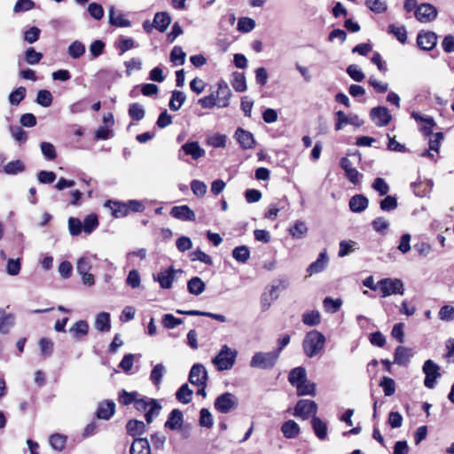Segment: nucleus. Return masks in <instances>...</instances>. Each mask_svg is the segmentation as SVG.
<instances>
[{"instance_id":"nucleus-1","label":"nucleus","mask_w":454,"mask_h":454,"mask_svg":"<svg viewBox=\"0 0 454 454\" xmlns=\"http://www.w3.org/2000/svg\"><path fill=\"white\" fill-rule=\"evenodd\" d=\"M325 336L317 330H312L306 333L302 341V349L309 358L321 354L325 346Z\"/></svg>"},{"instance_id":"nucleus-2","label":"nucleus","mask_w":454,"mask_h":454,"mask_svg":"<svg viewBox=\"0 0 454 454\" xmlns=\"http://www.w3.org/2000/svg\"><path fill=\"white\" fill-rule=\"evenodd\" d=\"M279 358V351L256 352L250 360V367L261 370H270Z\"/></svg>"},{"instance_id":"nucleus-3","label":"nucleus","mask_w":454,"mask_h":454,"mask_svg":"<svg viewBox=\"0 0 454 454\" xmlns=\"http://www.w3.org/2000/svg\"><path fill=\"white\" fill-rule=\"evenodd\" d=\"M379 288L382 297L404 294L403 283L399 278H382L379 281Z\"/></svg>"},{"instance_id":"nucleus-4","label":"nucleus","mask_w":454,"mask_h":454,"mask_svg":"<svg viewBox=\"0 0 454 454\" xmlns=\"http://www.w3.org/2000/svg\"><path fill=\"white\" fill-rule=\"evenodd\" d=\"M317 412V404L316 402L309 399H301L294 406V416L307 419L310 416H316Z\"/></svg>"},{"instance_id":"nucleus-5","label":"nucleus","mask_w":454,"mask_h":454,"mask_svg":"<svg viewBox=\"0 0 454 454\" xmlns=\"http://www.w3.org/2000/svg\"><path fill=\"white\" fill-rule=\"evenodd\" d=\"M422 371L425 374L424 385L427 388H434L435 381L441 377L440 367L433 360L425 361Z\"/></svg>"},{"instance_id":"nucleus-6","label":"nucleus","mask_w":454,"mask_h":454,"mask_svg":"<svg viewBox=\"0 0 454 454\" xmlns=\"http://www.w3.org/2000/svg\"><path fill=\"white\" fill-rule=\"evenodd\" d=\"M182 270H176L173 267L163 269L158 273L153 275L154 281L160 284V286L163 289H169L172 287L173 282L176 278L177 273H182Z\"/></svg>"},{"instance_id":"nucleus-7","label":"nucleus","mask_w":454,"mask_h":454,"mask_svg":"<svg viewBox=\"0 0 454 454\" xmlns=\"http://www.w3.org/2000/svg\"><path fill=\"white\" fill-rule=\"evenodd\" d=\"M91 269V261L89 257L83 256L77 261L76 270L82 277V283L91 286L94 285V277L89 271Z\"/></svg>"},{"instance_id":"nucleus-8","label":"nucleus","mask_w":454,"mask_h":454,"mask_svg":"<svg viewBox=\"0 0 454 454\" xmlns=\"http://www.w3.org/2000/svg\"><path fill=\"white\" fill-rule=\"evenodd\" d=\"M414 14L419 22L428 23L436 19L437 10L430 4H421L417 7Z\"/></svg>"},{"instance_id":"nucleus-9","label":"nucleus","mask_w":454,"mask_h":454,"mask_svg":"<svg viewBox=\"0 0 454 454\" xmlns=\"http://www.w3.org/2000/svg\"><path fill=\"white\" fill-rule=\"evenodd\" d=\"M438 36L433 31H420L417 36L418 46L424 51H429L437 44Z\"/></svg>"},{"instance_id":"nucleus-10","label":"nucleus","mask_w":454,"mask_h":454,"mask_svg":"<svg viewBox=\"0 0 454 454\" xmlns=\"http://www.w3.org/2000/svg\"><path fill=\"white\" fill-rule=\"evenodd\" d=\"M207 372L206 368L200 364H194L189 374V381L191 384L197 386V385H203L204 382H207Z\"/></svg>"},{"instance_id":"nucleus-11","label":"nucleus","mask_w":454,"mask_h":454,"mask_svg":"<svg viewBox=\"0 0 454 454\" xmlns=\"http://www.w3.org/2000/svg\"><path fill=\"white\" fill-rule=\"evenodd\" d=\"M372 120L379 127L386 126L391 120V115L388 110L384 106L374 107L370 113Z\"/></svg>"},{"instance_id":"nucleus-12","label":"nucleus","mask_w":454,"mask_h":454,"mask_svg":"<svg viewBox=\"0 0 454 454\" xmlns=\"http://www.w3.org/2000/svg\"><path fill=\"white\" fill-rule=\"evenodd\" d=\"M170 215L181 221H195V213L186 205L175 206L171 208Z\"/></svg>"},{"instance_id":"nucleus-13","label":"nucleus","mask_w":454,"mask_h":454,"mask_svg":"<svg viewBox=\"0 0 454 454\" xmlns=\"http://www.w3.org/2000/svg\"><path fill=\"white\" fill-rule=\"evenodd\" d=\"M104 206L111 211L112 215L115 218H121L129 215L127 203L109 200L105 202Z\"/></svg>"},{"instance_id":"nucleus-14","label":"nucleus","mask_w":454,"mask_h":454,"mask_svg":"<svg viewBox=\"0 0 454 454\" xmlns=\"http://www.w3.org/2000/svg\"><path fill=\"white\" fill-rule=\"evenodd\" d=\"M412 356L413 353L411 348L403 346H398L395 350L393 363L401 366H406Z\"/></svg>"},{"instance_id":"nucleus-15","label":"nucleus","mask_w":454,"mask_h":454,"mask_svg":"<svg viewBox=\"0 0 454 454\" xmlns=\"http://www.w3.org/2000/svg\"><path fill=\"white\" fill-rule=\"evenodd\" d=\"M433 184L432 179L425 178L421 180L419 177L418 181L411 184V187L416 196L425 197L431 192Z\"/></svg>"},{"instance_id":"nucleus-16","label":"nucleus","mask_w":454,"mask_h":454,"mask_svg":"<svg viewBox=\"0 0 454 454\" xmlns=\"http://www.w3.org/2000/svg\"><path fill=\"white\" fill-rule=\"evenodd\" d=\"M184 423L183 412L178 409H174L168 415L165 422V427L170 430H178L182 427Z\"/></svg>"},{"instance_id":"nucleus-17","label":"nucleus","mask_w":454,"mask_h":454,"mask_svg":"<svg viewBox=\"0 0 454 454\" xmlns=\"http://www.w3.org/2000/svg\"><path fill=\"white\" fill-rule=\"evenodd\" d=\"M234 137L244 149L252 148L254 145V138L253 134L243 129H238L235 132Z\"/></svg>"},{"instance_id":"nucleus-18","label":"nucleus","mask_w":454,"mask_h":454,"mask_svg":"<svg viewBox=\"0 0 454 454\" xmlns=\"http://www.w3.org/2000/svg\"><path fill=\"white\" fill-rule=\"evenodd\" d=\"M369 204L368 199L363 194H356L350 198L348 207L354 213L364 211Z\"/></svg>"},{"instance_id":"nucleus-19","label":"nucleus","mask_w":454,"mask_h":454,"mask_svg":"<svg viewBox=\"0 0 454 454\" xmlns=\"http://www.w3.org/2000/svg\"><path fill=\"white\" fill-rule=\"evenodd\" d=\"M328 262L327 254L325 251H323L319 254L317 259L309 265L307 271L310 275L322 272L326 268Z\"/></svg>"},{"instance_id":"nucleus-20","label":"nucleus","mask_w":454,"mask_h":454,"mask_svg":"<svg viewBox=\"0 0 454 454\" xmlns=\"http://www.w3.org/2000/svg\"><path fill=\"white\" fill-rule=\"evenodd\" d=\"M182 150L193 160H198L205 155V150L195 141L184 144Z\"/></svg>"},{"instance_id":"nucleus-21","label":"nucleus","mask_w":454,"mask_h":454,"mask_svg":"<svg viewBox=\"0 0 454 454\" xmlns=\"http://www.w3.org/2000/svg\"><path fill=\"white\" fill-rule=\"evenodd\" d=\"M109 23L115 27H129L130 21L121 12H116L114 6L109 8Z\"/></svg>"},{"instance_id":"nucleus-22","label":"nucleus","mask_w":454,"mask_h":454,"mask_svg":"<svg viewBox=\"0 0 454 454\" xmlns=\"http://www.w3.org/2000/svg\"><path fill=\"white\" fill-rule=\"evenodd\" d=\"M308 226L305 222L296 220L288 228L289 234L295 239H301L306 237L308 233Z\"/></svg>"},{"instance_id":"nucleus-23","label":"nucleus","mask_w":454,"mask_h":454,"mask_svg":"<svg viewBox=\"0 0 454 454\" xmlns=\"http://www.w3.org/2000/svg\"><path fill=\"white\" fill-rule=\"evenodd\" d=\"M115 411V403L113 401L106 400L99 403L97 410V417L101 419H109Z\"/></svg>"},{"instance_id":"nucleus-24","label":"nucleus","mask_w":454,"mask_h":454,"mask_svg":"<svg viewBox=\"0 0 454 454\" xmlns=\"http://www.w3.org/2000/svg\"><path fill=\"white\" fill-rule=\"evenodd\" d=\"M307 379V372L303 367H295L292 369L288 374V380L293 387H297V384H301Z\"/></svg>"},{"instance_id":"nucleus-25","label":"nucleus","mask_w":454,"mask_h":454,"mask_svg":"<svg viewBox=\"0 0 454 454\" xmlns=\"http://www.w3.org/2000/svg\"><path fill=\"white\" fill-rule=\"evenodd\" d=\"M150 444L145 438L135 439L130 447V454H150Z\"/></svg>"},{"instance_id":"nucleus-26","label":"nucleus","mask_w":454,"mask_h":454,"mask_svg":"<svg viewBox=\"0 0 454 454\" xmlns=\"http://www.w3.org/2000/svg\"><path fill=\"white\" fill-rule=\"evenodd\" d=\"M171 22V18L168 12H157L153 18L154 27L160 31L164 32L168 27Z\"/></svg>"},{"instance_id":"nucleus-27","label":"nucleus","mask_w":454,"mask_h":454,"mask_svg":"<svg viewBox=\"0 0 454 454\" xmlns=\"http://www.w3.org/2000/svg\"><path fill=\"white\" fill-rule=\"evenodd\" d=\"M281 431L286 438L294 439L299 434L300 427L294 420L289 419L283 423Z\"/></svg>"},{"instance_id":"nucleus-28","label":"nucleus","mask_w":454,"mask_h":454,"mask_svg":"<svg viewBox=\"0 0 454 454\" xmlns=\"http://www.w3.org/2000/svg\"><path fill=\"white\" fill-rule=\"evenodd\" d=\"M311 425L315 434L319 440H325L327 435V425L320 418L314 416L311 419Z\"/></svg>"},{"instance_id":"nucleus-29","label":"nucleus","mask_w":454,"mask_h":454,"mask_svg":"<svg viewBox=\"0 0 454 454\" xmlns=\"http://www.w3.org/2000/svg\"><path fill=\"white\" fill-rule=\"evenodd\" d=\"M89 325L85 320H80L76 322L72 327L69 329V333L74 339H80L88 334Z\"/></svg>"},{"instance_id":"nucleus-30","label":"nucleus","mask_w":454,"mask_h":454,"mask_svg":"<svg viewBox=\"0 0 454 454\" xmlns=\"http://www.w3.org/2000/svg\"><path fill=\"white\" fill-rule=\"evenodd\" d=\"M289 286V281L286 278L274 280L269 286L268 290L273 298H278L280 292L286 290Z\"/></svg>"},{"instance_id":"nucleus-31","label":"nucleus","mask_w":454,"mask_h":454,"mask_svg":"<svg viewBox=\"0 0 454 454\" xmlns=\"http://www.w3.org/2000/svg\"><path fill=\"white\" fill-rule=\"evenodd\" d=\"M206 285L199 277L192 278L187 283V289L190 294L200 295L205 290Z\"/></svg>"},{"instance_id":"nucleus-32","label":"nucleus","mask_w":454,"mask_h":454,"mask_svg":"<svg viewBox=\"0 0 454 454\" xmlns=\"http://www.w3.org/2000/svg\"><path fill=\"white\" fill-rule=\"evenodd\" d=\"M95 328L99 332H108L110 330V315L107 312H100L97 316Z\"/></svg>"},{"instance_id":"nucleus-33","label":"nucleus","mask_w":454,"mask_h":454,"mask_svg":"<svg viewBox=\"0 0 454 454\" xmlns=\"http://www.w3.org/2000/svg\"><path fill=\"white\" fill-rule=\"evenodd\" d=\"M297 391L298 396H303V395H316V384L306 380L301 384H297V387H295Z\"/></svg>"},{"instance_id":"nucleus-34","label":"nucleus","mask_w":454,"mask_h":454,"mask_svg":"<svg viewBox=\"0 0 454 454\" xmlns=\"http://www.w3.org/2000/svg\"><path fill=\"white\" fill-rule=\"evenodd\" d=\"M129 434L132 436L141 435L145 430V425L141 420L130 419L126 425Z\"/></svg>"},{"instance_id":"nucleus-35","label":"nucleus","mask_w":454,"mask_h":454,"mask_svg":"<svg viewBox=\"0 0 454 454\" xmlns=\"http://www.w3.org/2000/svg\"><path fill=\"white\" fill-rule=\"evenodd\" d=\"M166 373V367L162 364H157L152 370L150 380L156 387H159Z\"/></svg>"},{"instance_id":"nucleus-36","label":"nucleus","mask_w":454,"mask_h":454,"mask_svg":"<svg viewBox=\"0 0 454 454\" xmlns=\"http://www.w3.org/2000/svg\"><path fill=\"white\" fill-rule=\"evenodd\" d=\"M85 45L81 41H74L67 48L68 55L74 59H79L85 53Z\"/></svg>"},{"instance_id":"nucleus-37","label":"nucleus","mask_w":454,"mask_h":454,"mask_svg":"<svg viewBox=\"0 0 454 454\" xmlns=\"http://www.w3.org/2000/svg\"><path fill=\"white\" fill-rule=\"evenodd\" d=\"M82 231L86 234H90L98 226V219L97 215H95V214L88 215L84 218L83 222H82Z\"/></svg>"},{"instance_id":"nucleus-38","label":"nucleus","mask_w":454,"mask_h":454,"mask_svg":"<svg viewBox=\"0 0 454 454\" xmlns=\"http://www.w3.org/2000/svg\"><path fill=\"white\" fill-rule=\"evenodd\" d=\"M185 98L186 97L183 91L174 90L169 100V108L172 111L179 110L183 104L184 103Z\"/></svg>"},{"instance_id":"nucleus-39","label":"nucleus","mask_w":454,"mask_h":454,"mask_svg":"<svg viewBox=\"0 0 454 454\" xmlns=\"http://www.w3.org/2000/svg\"><path fill=\"white\" fill-rule=\"evenodd\" d=\"M214 365L219 371L227 369V345H223L219 354L212 360Z\"/></svg>"},{"instance_id":"nucleus-40","label":"nucleus","mask_w":454,"mask_h":454,"mask_svg":"<svg viewBox=\"0 0 454 454\" xmlns=\"http://www.w3.org/2000/svg\"><path fill=\"white\" fill-rule=\"evenodd\" d=\"M232 77L231 84L236 91L243 92L247 90V80L244 73L235 72Z\"/></svg>"},{"instance_id":"nucleus-41","label":"nucleus","mask_w":454,"mask_h":454,"mask_svg":"<svg viewBox=\"0 0 454 454\" xmlns=\"http://www.w3.org/2000/svg\"><path fill=\"white\" fill-rule=\"evenodd\" d=\"M138 396H140V395L137 391L128 392L125 389H122L119 392L118 400L122 405H129L131 403L135 404Z\"/></svg>"},{"instance_id":"nucleus-42","label":"nucleus","mask_w":454,"mask_h":454,"mask_svg":"<svg viewBox=\"0 0 454 454\" xmlns=\"http://www.w3.org/2000/svg\"><path fill=\"white\" fill-rule=\"evenodd\" d=\"M176 397L180 403L187 404L192 401V390L190 389L187 384H184L176 391Z\"/></svg>"},{"instance_id":"nucleus-43","label":"nucleus","mask_w":454,"mask_h":454,"mask_svg":"<svg viewBox=\"0 0 454 454\" xmlns=\"http://www.w3.org/2000/svg\"><path fill=\"white\" fill-rule=\"evenodd\" d=\"M161 409L160 403L156 399H153L145 415L146 422L148 424L152 423L153 419L160 414Z\"/></svg>"},{"instance_id":"nucleus-44","label":"nucleus","mask_w":454,"mask_h":454,"mask_svg":"<svg viewBox=\"0 0 454 454\" xmlns=\"http://www.w3.org/2000/svg\"><path fill=\"white\" fill-rule=\"evenodd\" d=\"M380 387H382L386 396H391L395 392V382L389 377H382L380 381Z\"/></svg>"},{"instance_id":"nucleus-45","label":"nucleus","mask_w":454,"mask_h":454,"mask_svg":"<svg viewBox=\"0 0 454 454\" xmlns=\"http://www.w3.org/2000/svg\"><path fill=\"white\" fill-rule=\"evenodd\" d=\"M388 33L394 35L401 43H404L407 41V31L404 26L391 24L388 27Z\"/></svg>"},{"instance_id":"nucleus-46","label":"nucleus","mask_w":454,"mask_h":454,"mask_svg":"<svg viewBox=\"0 0 454 454\" xmlns=\"http://www.w3.org/2000/svg\"><path fill=\"white\" fill-rule=\"evenodd\" d=\"M255 27V21L248 17L239 19L237 29L241 33H249Z\"/></svg>"},{"instance_id":"nucleus-47","label":"nucleus","mask_w":454,"mask_h":454,"mask_svg":"<svg viewBox=\"0 0 454 454\" xmlns=\"http://www.w3.org/2000/svg\"><path fill=\"white\" fill-rule=\"evenodd\" d=\"M145 108L139 103H133L129 105V115L133 120L137 121H141L145 117Z\"/></svg>"},{"instance_id":"nucleus-48","label":"nucleus","mask_w":454,"mask_h":454,"mask_svg":"<svg viewBox=\"0 0 454 454\" xmlns=\"http://www.w3.org/2000/svg\"><path fill=\"white\" fill-rule=\"evenodd\" d=\"M411 117L415 119L417 121L425 122L426 126L424 127V131L427 135L432 134V129L434 126V121L432 117L429 116H422L420 114L417 112H413L411 114Z\"/></svg>"},{"instance_id":"nucleus-49","label":"nucleus","mask_w":454,"mask_h":454,"mask_svg":"<svg viewBox=\"0 0 454 454\" xmlns=\"http://www.w3.org/2000/svg\"><path fill=\"white\" fill-rule=\"evenodd\" d=\"M25 60L28 65H36L43 59V54L29 47L24 53Z\"/></svg>"},{"instance_id":"nucleus-50","label":"nucleus","mask_w":454,"mask_h":454,"mask_svg":"<svg viewBox=\"0 0 454 454\" xmlns=\"http://www.w3.org/2000/svg\"><path fill=\"white\" fill-rule=\"evenodd\" d=\"M14 324V317L10 314H5L3 309H1V317H0V333H6L10 330V328Z\"/></svg>"},{"instance_id":"nucleus-51","label":"nucleus","mask_w":454,"mask_h":454,"mask_svg":"<svg viewBox=\"0 0 454 454\" xmlns=\"http://www.w3.org/2000/svg\"><path fill=\"white\" fill-rule=\"evenodd\" d=\"M185 52L179 46H175L170 52V60L175 66L183 65L185 60Z\"/></svg>"},{"instance_id":"nucleus-52","label":"nucleus","mask_w":454,"mask_h":454,"mask_svg":"<svg viewBox=\"0 0 454 454\" xmlns=\"http://www.w3.org/2000/svg\"><path fill=\"white\" fill-rule=\"evenodd\" d=\"M226 142L225 135L220 133H214L207 136V144L212 147H224Z\"/></svg>"},{"instance_id":"nucleus-53","label":"nucleus","mask_w":454,"mask_h":454,"mask_svg":"<svg viewBox=\"0 0 454 454\" xmlns=\"http://www.w3.org/2000/svg\"><path fill=\"white\" fill-rule=\"evenodd\" d=\"M357 243L353 240H341L340 242V249L338 252V255L340 257H344L348 255L350 253L355 251L356 248Z\"/></svg>"},{"instance_id":"nucleus-54","label":"nucleus","mask_w":454,"mask_h":454,"mask_svg":"<svg viewBox=\"0 0 454 454\" xmlns=\"http://www.w3.org/2000/svg\"><path fill=\"white\" fill-rule=\"evenodd\" d=\"M232 256L239 262H246L250 256V251L247 247L239 246L233 249Z\"/></svg>"},{"instance_id":"nucleus-55","label":"nucleus","mask_w":454,"mask_h":454,"mask_svg":"<svg viewBox=\"0 0 454 454\" xmlns=\"http://www.w3.org/2000/svg\"><path fill=\"white\" fill-rule=\"evenodd\" d=\"M52 95L47 90H41L37 93L36 103L43 107H48L52 104Z\"/></svg>"},{"instance_id":"nucleus-56","label":"nucleus","mask_w":454,"mask_h":454,"mask_svg":"<svg viewBox=\"0 0 454 454\" xmlns=\"http://www.w3.org/2000/svg\"><path fill=\"white\" fill-rule=\"evenodd\" d=\"M302 322L309 326H315L320 323V314L317 310L306 312L302 315Z\"/></svg>"},{"instance_id":"nucleus-57","label":"nucleus","mask_w":454,"mask_h":454,"mask_svg":"<svg viewBox=\"0 0 454 454\" xmlns=\"http://www.w3.org/2000/svg\"><path fill=\"white\" fill-rule=\"evenodd\" d=\"M26 89L24 87H19L15 90L12 91L9 95V102L12 106H18L26 96Z\"/></svg>"},{"instance_id":"nucleus-58","label":"nucleus","mask_w":454,"mask_h":454,"mask_svg":"<svg viewBox=\"0 0 454 454\" xmlns=\"http://www.w3.org/2000/svg\"><path fill=\"white\" fill-rule=\"evenodd\" d=\"M67 442V437L59 434H54L50 437V444L56 450H62Z\"/></svg>"},{"instance_id":"nucleus-59","label":"nucleus","mask_w":454,"mask_h":454,"mask_svg":"<svg viewBox=\"0 0 454 454\" xmlns=\"http://www.w3.org/2000/svg\"><path fill=\"white\" fill-rule=\"evenodd\" d=\"M189 256L192 262L200 261L207 265L212 264L211 257L200 249H197V250L190 253Z\"/></svg>"},{"instance_id":"nucleus-60","label":"nucleus","mask_w":454,"mask_h":454,"mask_svg":"<svg viewBox=\"0 0 454 454\" xmlns=\"http://www.w3.org/2000/svg\"><path fill=\"white\" fill-rule=\"evenodd\" d=\"M365 5L376 13H382L387 10L386 3L380 0H365Z\"/></svg>"},{"instance_id":"nucleus-61","label":"nucleus","mask_w":454,"mask_h":454,"mask_svg":"<svg viewBox=\"0 0 454 454\" xmlns=\"http://www.w3.org/2000/svg\"><path fill=\"white\" fill-rule=\"evenodd\" d=\"M380 209L383 211H392L397 207V200L393 196H387L380 202Z\"/></svg>"},{"instance_id":"nucleus-62","label":"nucleus","mask_w":454,"mask_h":454,"mask_svg":"<svg viewBox=\"0 0 454 454\" xmlns=\"http://www.w3.org/2000/svg\"><path fill=\"white\" fill-rule=\"evenodd\" d=\"M39 346L42 356L47 357L50 356L53 352V342L47 338H42L39 340Z\"/></svg>"},{"instance_id":"nucleus-63","label":"nucleus","mask_w":454,"mask_h":454,"mask_svg":"<svg viewBox=\"0 0 454 454\" xmlns=\"http://www.w3.org/2000/svg\"><path fill=\"white\" fill-rule=\"evenodd\" d=\"M323 303L325 310L331 313L337 312L341 306V301L340 299L333 300L331 297L325 298Z\"/></svg>"},{"instance_id":"nucleus-64","label":"nucleus","mask_w":454,"mask_h":454,"mask_svg":"<svg viewBox=\"0 0 454 454\" xmlns=\"http://www.w3.org/2000/svg\"><path fill=\"white\" fill-rule=\"evenodd\" d=\"M439 318L443 321L454 319V307L450 305L442 306L439 310Z\"/></svg>"}]
</instances>
